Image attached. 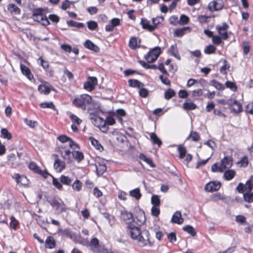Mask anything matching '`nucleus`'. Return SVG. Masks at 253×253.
<instances>
[{
    "instance_id": "obj_52",
    "label": "nucleus",
    "mask_w": 253,
    "mask_h": 253,
    "mask_svg": "<svg viewBox=\"0 0 253 253\" xmlns=\"http://www.w3.org/2000/svg\"><path fill=\"white\" fill-rule=\"evenodd\" d=\"M88 28L91 31H94L98 28L97 23L93 20H90L87 23Z\"/></svg>"
},
{
    "instance_id": "obj_61",
    "label": "nucleus",
    "mask_w": 253,
    "mask_h": 253,
    "mask_svg": "<svg viewBox=\"0 0 253 253\" xmlns=\"http://www.w3.org/2000/svg\"><path fill=\"white\" fill-rule=\"evenodd\" d=\"M189 137H190L192 138V140L193 141H198L200 139V136L199 134V133L196 131H191L190 132Z\"/></svg>"
},
{
    "instance_id": "obj_39",
    "label": "nucleus",
    "mask_w": 253,
    "mask_h": 253,
    "mask_svg": "<svg viewBox=\"0 0 253 253\" xmlns=\"http://www.w3.org/2000/svg\"><path fill=\"white\" fill-rule=\"evenodd\" d=\"M175 94L176 93L173 89L169 88L165 92L164 97L166 99L169 100L174 97Z\"/></svg>"
},
{
    "instance_id": "obj_10",
    "label": "nucleus",
    "mask_w": 253,
    "mask_h": 253,
    "mask_svg": "<svg viewBox=\"0 0 253 253\" xmlns=\"http://www.w3.org/2000/svg\"><path fill=\"white\" fill-rule=\"evenodd\" d=\"M221 187V183L219 181H213L207 183L204 189L207 192H213L218 191Z\"/></svg>"
},
{
    "instance_id": "obj_1",
    "label": "nucleus",
    "mask_w": 253,
    "mask_h": 253,
    "mask_svg": "<svg viewBox=\"0 0 253 253\" xmlns=\"http://www.w3.org/2000/svg\"><path fill=\"white\" fill-rule=\"evenodd\" d=\"M126 231L127 234L133 240H136L139 246L141 247L149 246L152 247L154 242H152L150 239V234L148 230H141L140 228L135 226L133 224L129 222L126 226Z\"/></svg>"
},
{
    "instance_id": "obj_14",
    "label": "nucleus",
    "mask_w": 253,
    "mask_h": 253,
    "mask_svg": "<svg viewBox=\"0 0 253 253\" xmlns=\"http://www.w3.org/2000/svg\"><path fill=\"white\" fill-rule=\"evenodd\" d=\"M20 70L22 74L25 76L29 80L31 81L34 79V76L32 74L30 69L26 65L21 63Z\"/></svg>"
},
{
    "instance_id": "obj_18",
    "label": "nucleus",
    "mask_w": 253,
    "mask_h": 253,
    "mask_svg": "<svg viewBox=\"0 0 253 253\" xmlns=\"http://www.w3.org/2000/svg\"><path fill=\"white\" fill-rule=\"evenodd\" d=\"M136 218L137 219L136 223L138 225H141L143 224L146 221L145 212L143 210H140L136 216Z\"/></svg>"
},
{
    "instance_id": "obj_46",
    "label": "nucleus",
    "mask_w": 253,
    "mask_h": 253,
    "mask_svg": "<svg viewBox=\"0 0 253 253\" xmlns=\"http://www.w3.org/2000/svg\"><path fill=\"white\" fill-rule=\"evenodd\" d=\"M52 184L59 190H62L63 186L61 181H59L57 178H55L53 176H52Z\"/></svg>"
},
{
    "instance_id": "obj_15",
    "label": "nucleus",
    "mask_w": 253,
    "mask_h": 253,
    "mask_svg": "<svg viewBox=\"0 0 253 253\" xmlns=\"http://www.w3.org/2000/svg\"><path fill=\"white\" fill-rule=\"evenodd\" d=\"M53 167L57 172H60L65 169L66 164L64 161L56 159L54 161Z\"/></svg>"
},
{
    "instance_id": "obj_12",
    "label": "nucleus",
    "mask_w": 253,
    "mask_h": 253,
    "mask_svg": "<svg viewBox=\"0 0 253 253\" xmlns=\"http://www.w3.org/2000/svg\"><path fill=\"white\" fill-rule=\"evenodd\" d=\"M168 53L170 55L174 57L177 60H181V57H180V55H179L177 45L176 43H175L174 44L171 45L170 46V47L169 49Z\"/></svg>"
},
{
    "instance_id": "obj_43",
    "label": "nucleus",
    "mask_w": 253,
    "mask_h": 253,
    "mask_svg": "<svg viewBox=\"0 0 253 253\" xmlns=\"http://www.w3.org/2000/svg\"><path fill=\"white\" fill-rule=\"evenodd\" d=\"M243 198L246 202L252 203L253 202V193L247 191V192L243 194Z\"/></svg>"
},
{
    "instance_id": "obj_28",
    "label": "nucleus",
    "mask_w": 253,
    "mask_h": 253,
    "mask_svg": "<svg viewBox=\"0 0 253 253\" xmlns=\"http://www.w3.org/2000/svg\"><path fill=\"white\" fill-rule=\"evenodd\" d=\"M7 9L11 13H14L15 14H19L21 13L20 9L13 3L9 4L7 6Z\"/></svg>"
},
{
    "instance_id": "obj_57",
    "label": "nucleus",
    "mask_w": 253,
    "mask_h": 253,
    "mask_svg": "<svg viewBox=\"0 0 253 253\" xmlns=\"http://www.w3.org/2000/svg\"><path fill=\"white\" fill-rule=\"evenodd\" d=\"M135 73L137 74L138 75H142V74L140 73L137 70H132L131 69H126V70H125L124 72V75L126 77H128V76L132 75Z\"/></svg>"
},
{
    "instance_id": "obj_37",
    "label": "nucleus",
    "mask_w": 253,
    "mask_h": 253,
    "mask_svg": "<svg viewBox=\"0 0 253 253\" xmlns=\"http://www.w3.org/2000/svg\"><path fill=\"white\" fill-rule=\"evenodd\" d=\"M177 150L179 153V157L180 159H183L186 155V149L182 145L178 146Z\"/></svg>"
},
{
    "instance_id": "obj_63",
    "label": "nucleus",
    "mask_w": 253,
    "mask_h": 253,
    "mask_svg": "<svg viewBox=\"0 0 253 253\" xmlns=\"http://www.w3.org/2000/svg\"><path fill=\"white\" fill-rule=\"evenodd\" d=\"M70 118L73 123H76L78 125H80L82 122V120L81 119L73 114L70 115Z\"/></svg>"
},
{
    "instance_id": "obj_21",
    "label": "nucleus",
    "mask_w": 253,
    "mask_h": 253,
    "mask_svg": "<svg viewBox=\"0 0 253 253\" xmlns=\"http://www.w3.org/2000/svg\"><path fill=\"white\" fill-rule=\"evenodd\" d=\"M138 157L140 160L146 162L151 168H154L156 167V165L153 163L152 160L151 158L146 157L143 153H140Z\"/></svg>"
},
{
    "instance_id": "obj_51",
    "label": "nucleus",
    "mask_w": 253,
    "mask_h": 253,
    "mask_svg": "<svg viewBox=\"0 0 253 253\" xmlns=\"http://www.w3.org/2000/svg\"><path fill=\"white\" fill-rule=\"evenodd\" d=\"M245 185L246 186L247 191L251 192L253 189V175H251L250 179L246 181Z\"/></svg>"
},
{
    "instance_id": "obj_50",
    "label": "nucleus",
    "mask_w": 253,
    "mask_h": 253,
    "mask_svg": "<svg viewBox=\"0 0 253 253\" xmlns=\"http://www.w3.org/2000/svg\"><path fill=\"white\" fill-rule=\"evenodd\" d=\"M225 84L227 88H230L233 91H236L237 89V86L234 82L227 81L225 82Z\"/></svg>"
},
{
    "instance_id": "obj_29",
    "label": "nucleus",
    "mask_w": 253,
    "mask_h": 253,
    "mask_svg": "<svg viewBox=\"0 0 253 253\" xmlns=\"http://www.w3.org/2000/svg\"><path fill=\"white\" fill-rule=\"evenodd\" d=\"M235 171L233 169H228L225 170L224 173V177L226 180H231L235 175Z\"/></svg>"
},
{
    "instance_id": "obj_11",
    "label": "nucleus",
    "mask_w": 253,
    "mask_h": 253,
    "mask_svg": "<svg viewBox=\"0 0 253 253\" xmlns=\"http://www.w3.org/2000/svg\"><path fill=\"white\" fill-rule=\"evenodd\" d=\"M171 222L177 224H181L184 221V219L182 217L181 213L180 211H176L172 215L171 218Z\"/></svg>"
},
{
    "instance_id": "obj_47",
    "label": "nucleus",
    "mask_w": 253,
    "mask_h": 253,
    "mask_svg": "<svg viewBox=\"0 0 253 253\" xmlns=\"http://www.w3.org/2000/svg\"><path fill=\"white\" fill-rule=\"evenodd\" d=\"M216 49L214 45L210 44L206 47L204 52L207 54H211L215 52Z\"/></svg>"
},
{
    "instance_id": "obj_40",
    "label": "nucleus",
    "mask_w": 253,
    "mask_h": 253,
    "mask_svg": "<svg viewBox=\"0 0 253 253\" xmlns=\"http://www.w3.org/2000/svg\"><path fill=\"white\" fill-rule=\"evenodd\" d=\"M28 168L37 174L41 169L34 162H31L29 164Z\"/></svg>"
},
{
    "instance_id": "obj_22",
    "label": "nucleus",
    "mask_w": 253,
    "mask_h": 253,
    "mask_svg": "<svg viewBox=\"0 0 253 253\" xmlns=\"http://www.w3.org/2000/svg\"><path fill=\"white\" fill-rule=\"evenodd\" d=\"M73 160L75 159L78 163L81 162L84 158V155L82 152L79 151H73L72 152Z\"/></svg>"
},
{
    "instance_id": "obj_42",
    "label": "nucleus",
    "mask_w": 253,
    "mask_h": 253,
    "mask_svg": "<svg viewBox=\"0 0 253 253\" xmlns=\"http://www.w3.org/2000/svg\"><path fill=\"white\" fill-rule=\"evenodd\" d=\"M229 68L230 64H229L228 62L226 60L223 59V65L220 68V73L223 75L227 74L226 71V70H228Z\"/></svg>"
},
{
    "instance_id": "obj_48",
    "label": "nucleus",
    "mask_w": 253,
    "mask_h": 253,
    "mask_svg": "<svg viewBox=\"0 0 253 253\" xmlns=\"http://www.w3.org/2000/svg\"><path fill=\"white\" fill-rule=\"evenodd\" d=\"M151 204L153 205V206L160 207L161 201L159 196L157 195H154L152 196Z\"/></svg>"
},
{
    "instance_id": "obj_53",
    "label": "nucleus",
    "mask_w": 253,
    "mask_h": 253,
    "mask_svg": "<svg viewBox=\"0 0 253 253\" xmlns=\"http://www.w3.org/2000/svg\"><path fill=\"white\" fill-rule=\"evenodd\" d=\"M189 20L190 19L188 16L185 14H182L180 17L179 24L181 25L187 24L189 23Z\"/></svg>"
},
{
    "instance_id": "obj_19",
    "label": "nucleus",
    "mask_w": 253,
    "mask_h": 253,
    "mask_svg": "<svg viewBox=\"0 0 253 253\" xmlns=\"http://www.w3.org/2000/svg\"><path fill=\"white\" fill-rule=\"evenodd\" d=\"M89 140H90L91 145L94 146L96 149L99 150L100 152H102L104 150L103 147L98 140L94 138L93 136H90L89 137Z\"/></svg>"
},
{
    "instance_id": "obj_54",
    "label": "nucleus",
    "mask_w": 253,
    "mask_h": 253,
    "mask_svg": "<svg viewBox=\"0 0 253 253\" xmlns=\"http://www.w3.org/2000/svg\"><path fill=\"white\" fill-rule=\"evenodd\" d=\"M238 164H241L240 167L246 168L249 164V161L248 157L244 156L242 159L237 163Z\"/></svg>"
},
{
    "instance_id": "obj_41",
    "label": "nucleus",
    "mask_w": 253,
    "mask_h": 253,
    "mask_svg": "<svg viewBox=\"0 0 253 253\" xmlns=\"http://www.w3.org/2000/svg\"><path fill=\"white\" fill-rule=\"evenodd\" d=\"M40 107L42 108H50L54 110H56L53 103L51 101L42 102L40 104Z\"/></svg>"
},
{
    "instance_id": "obj_26",
    "label": "nucleus",
    "mask_w": 253,
    "mask_h": 253,
    "mask_svg": "<svg viewBox=\"0 0 253 253\" xmlns=\"http://www.w3.org/2000/svg\"><path fill=\"white\" fill-rule=\"evenodd\" d=\"M182 107L185 110L190 111L196 109L197 106L192 102H185L183 104Z\"/></svg>"
},
{
    "instance_id": "obj_9",
    "label": "nucleus",
    "mask_w": 253,
    "mask_h": 253,
    "mask_svg": "<svg viewBox=\"0 0 253 253\" xmlns=\"http://www.w3.org/2000/svg\"><path fill=\"white\" fill-rule=\"evenodd\" d=\"M97 84V79L95 77H88L84 84V88L88 91H91L94 89Z\"/></svg>"
},
{
    "instance_id": "obj_4",
    "label": "nucleus",
    "mask_w": 253,
    "mask_h": 253,
    "mask_svg": "<svg viewBox=\"0 0 253 253\" xmlns=\"http://www.w3.org/2000/svg\"><path fill=\"white\" fill-rule=\"evenodd\" d=\"M11 177L15 180L17 184L20 186L24 187H29L30 186V181L25 175H20L19 173H15L11 175Z\"/></svg>"
},
{
    "instance_id": "obj_59",
    "label": "nucleus",
    "mask_w": 253,
    "mask_h": 253,
    "mask_svg": "<svg viewBox=\"0 0 253 253\" xmlns=\"http://www.w3.org/2000/svg\"><path fill=\"white\" fill-rule=\"evenodd\" d=\"M99 246V240L96 238H93L90 242H89V246L93 247L95 248H97Z\"/></svg>"
},
{
    "instance_id": "obj_30",
    "label": "nucleus",
    "mask_w": 253,
    "mask_h": 253,
    "mask_svg": "<svg viewBox=\"0 0 253 253\" xmlns=\"http://www.w3.org/2000/svg\"><path fill=\"white\" fill-rule=\"evenodd\" d=\"M129 195L137 200H139L142 196L140 189L138 188L130 190L129 191Z\"/></svg>"
},
{
    "instance_id": "obj_35",
    "label": "nucleus",
    "mask_w": 253,
    "mask_h": 253,
    "mask_svg": "<svg viewBox=\"0 0 253 253\" xmlns=\"http://www.w3.org/2000/svg\"><path fill=\"white\" fill-rule=\"evenodd\" d=\"M60 181L62 184L70 186L71 185L72 182L73 181L72 179L69 177V176H65L64 175H62L60 177Z\"/></svg>"
},
{
    "instance_id": "obj_5",
    "label": "nucleus",
    "mask_w": 253,
    "mask_h": 253,
    "mask_svg": "<svg viewBox=\"0 0 253 253\" xmlns=\"http://www.w3.org/2000/svg\"><path fill=\"white\" fill-rule=\"evenodd\" d=\"M152 20L153 25H151L149 21L146 18H141L140 24L142 28L146 29L149 32H153L157 29L158 25L161 23V21H158V22H155V19H152Z\"/></svg>"
},
{
    "instance_id": "obj_25",
    "label": "nucleus",
    "mask_w": 253,
    "mask_h": 253,
    "mask_svg": "<svg viewBox=\"0 0 253 253\" xmlns=\"http://www.w3.org/2000/svg\"><path fill=\"white\" fill-rule=\"evenodd\" d=\"M10 222L9 223V227L11 229L14 230H16L19 226V222L15 218L13 215L10 217Z\"/></svg>"
},
{
    "instance_id": "obj_49",
    "label": "nucleus",
    "mask_w": 253,
    "mask_h": 253,
    "mask_svg": "<svg viewBox=\"0 0 253 253\" xmlns=\"http://www.w3.org/2000/svg\"><path fill=\"white\" fill-rule=\"evenodd\" d=\"M1 134L3 137L8 140H10L12 138V136L11 133H10L8 130L5 128H3L1 129Z\"/></svg>"
},
{
    "instance_id": "obj_24",
    "label": "nucleus",
    "mask_w": 253,
    "mask_h": 253,
    "mask_svg": "<svg viewBox=\"0 0 253 253\" xmlns=\"http://www.w3.org/2000/svg\"><path fill=\"white\" fill-rule=\"evenodd\" d=\"M191 28L189 27H183L181 28H178L175 30L174 35L177 37H182L187 30L190 31Z\"/></svg>"
},
{
    "instance_id": "obj_38",
    "label": "nucleus",
    "mask_w": 253,
    "mask_h": 253,
    "mask_svg": "<svg viewBox=\"0 0 253 253\" xmlns=\"http://www.w3.org/2000/svg\"><path fill=\"white\" fill-rule=\"evenodd\" d=\"M121 215L122 219L125 221H127L130 219L132 220V214L130 212H128L126 211H122Z\"/></svg>"
},
{
    "instance_id": "obj_58",
    "label": "nucleus",
    "mask_w": 253,
    "mask_h": 253,
    "mask_svg": "<svg viewBox=\"0 0 253 253\" xmlns=\"http://www.w3.org/2000/svg\"><path fill=\"white\" fill-rule=\"evenodd\" d=\"M139 94L142 98H146L148 96L149 94V90L143 87H141L139 88Z\"/></svg>"
},
{
    "instance_id": "obj_60",
    "label": "nucleus",
    "mask_w": 253,
    "mask_h": 253,
    "mask_svg": "<svg viewBox=\"0 0 253 253\" xmlns=\"http://www.w3.org/2000/svg\"><path fill=\"white\" fill-rule=\"evenodd\" d=\"M160 213V207L152 206L151 208V214L153 216L157 217Z\"/></svg>"
},
{
    "instance_id": "obj_56",
    "label": "nucleus",
    "mask_w": 253,
    "mask_h": 253,
    "mask_svg": "<svg viewBox=\"0 0 253 253\" xmlns=\"http://www.w3.org/2000/svg\"><path fill=\"white\" fill-rule=\"evenodd\" d=\"M236 190L240 193H245V191H247L246 186L243 183L240 182L236 188Z\"/></svg>"
},
{
    "instance_id": "obj_6",
    "label": "nucleus",
    "mask_w": 253,
    "mask_h": 253,
    "mask_svg": "<svg viewBox=\"0 0 253 253\" xmlns=\"http://www.w3.org/2000/svg\"><path fill=\"white\" fill-rule=\"evenodd\" d=\"M34 17L40 16L41 17V24L43 26H47L50 24L47 17L43 13V9L42 8H35L33 9L32 15Z\"/></svg>"
},
{
    "instance_id": "obj_62",
    "label": "nucleus",
    "mask_w": 253,
    "mask_h": 253,
    "mask_svg": "<svg viewBox=\"0 0 253 253\" xmlns=\"http://www.w3.org/2000/svg\"><path fill=\"white\" fill-rule=\"evenodd\" d=\"M47 18L49 21L50 20L53 23H57L60 20V17L54 14H49Z\"/></svg>"
},
{
    "instance_id": "obj_7",
    "label": "nucleus",
    "mask_w": 253,
    "mask_h": 253,
    "mask_svg": "<svg viewBox=\"0 0 253 253\" xmlns=\"http://www.w3.org/2000/svg\"><path fill=\"white\" fill-rule=\"evenodd\" d=\"M48 202L51 207L55 208V210L59 211V213H63L67 210L65 203L62 201L61 203L59 202L55 198L48 200Z\"/></svg>"
},
{
    "instance_id": "obj_36",
    "label": "nucleus",
    "mask_w": 253,
    "mask_h": 253,
    "mask_svg": "<svg viewBox=\"0 0 253 253\" xmlns=\"http://www.w3.org/2000/svg\"><path fill=\"white\" fill-rule=\"evenodd\" d=\"M67 23L70 27H77L79 29L82 28L84 27V25L83 23L77 22L74 20H68L67 21Z\"/></svg>"
},
{
    "instance_id": "obj_3",
    "label": "nucleus",
    "mask_w": 253,
    "mask_h": 253,
    "mask_svg": "<svg viewBox=\"0 0 253 253\" xmlns=\"http://www.w3.org/2000/svg\"><path fill=\"white\" fill-rule=\"evenodd\" d=\"M218 102L222 105H228L229 108L235 113H240L243 111L241 104L236 99H230L226 101L225 100L222 99L218 100Z\"/></svg>"
},
{
    "instance_id": "obj_45",
    "label": "nucleus",
    "mask_w": 253,
    "mask_h": 253,
    "mask_svg": "<svg viewBox=\"0 0 253 253\" xmlns=\"http://www.w3.org/2000/svg\"><path fill=\"white\" fill-rule=\"evenodd\" d=\"M129 46L132 49H135L139 46L137 45V39L135 37H131L129 42Z\"/></svg>"
},
{
    "instance_id": "obj_2",
    "label": "nucleus",
    "mask_w": 253,
    "mask_h": 253,
    "mask_svg": "<svg viewBox=\"0 0 253 253\" xmlns=\"http://www.w3.org/2000/svg\"><path fill=\"white\" fill-rule=\"evenodd\" d=\"M162 53L161 48L157 46L150 49L147 54L144 55V58L147 63H153L158 59Z\"/></svg>"
},
{
    "instance_id": "obj_33",
    "label": "nucleus",
    "mask_w": 253,
    "mask_h": 253,
    "mask_svg": "<svg viewBox=\"0 0 253 253\" xmlns=\"http://www.w3.org/2000/svg\"><path fill=\"white\" fill-rule=\"evenodd\" d=\"M182 229L189 234L192 237H195L196 235V232L194 227L189 225H186L182 228Z\"/></svg>"
},
{
    "instance_id": "obj_23",
    "label": "nucleus",
    "mask_w": 253,
    "mask_h": 253,
    "mask_svg": "<svg viewBox=\"0 0 253 253\" xmlns=\"http://www.w3.org/2000/svg\"><path fill=\"white\" fill-rule=\"evenodd\" d=\"M46 248L50 249L54 248L56 246V242L52 236H48L45 241Z\"/></svg>"
},
{
    "instance_id": "obj_20",
    "label": "nucleus",
    "mask_w": 253,
    "mask_h": 253,
    "mask_svg": "<svg viewBox=\"0 0 253 253\" xmlns=\"http://www.w3.org/2000/svg\"><path fill=\"white\" fill-rule=\"evenodd\" d=\"M128 83L129 86L138 88H140L144 85L143 83L136 79H129Z\"/></svg>"
},
{
    "instance_id": "obj_34",
    "label": "nucleus",
    "mask_w": 253,
    "mask_h": 253,
    "mask_svg": "<svg viewBox=\"0 0 253 253\" xmlns=\"http://www.w3.org/2000/svg\"><path fill=\"white\" fill-rule=\"evenodd\" d=\"M80 97L82 99L84 105L86 106L87 104L88 105L91 104L92 98L90 95L87 94H83L81 95Z\"/></svg>"
},
{
    "instance_id": "obj_27",
    "label": "nucleus",
    "mask_w": 253,
    "mask_h": 253,
    "mask_svg": "<svg viewBox=\"0 0 253 253\" xmlns=\"http://www.w3.org/2000/svg\"><path fill=\"white\" fill-rule=\"evenodd\" d=\"M73 104L77 107L81 108L84 110L86 109V106L84 105L81 97L79 98H75L73 101Z\"/></svg>"
},
{
    "instance_id": "obj_13",
    "label": "nucleus",
    "mask_w": 253,
    "mask_h": 253,
    "mask_svg": "<svg viewBox=\"0 0 253 253\" xmlns=\"http://www.w3.org/2000/svg\"><path fill=\"white\" fill-rule=\"evenodd\" d=\"M84 46L96 53L99 52V47L89 40H86L84 43Z\"/></svg>"
},
{
    "instance_id": "obj_8",
    "label": "nucleus",
    "mask_w": 253,
    "mask_h": 253,
    "mask_svg": "<svg viewBox=\"0 0 253 253\" xmlns=\"http://www.w3.org/2000/svg\"><path fill=\"white\" fill-rule=\"evenodd\" d=\"M224 6V3L223 0H216L210 2L208 4V8L211 12H213L222 9Z\"/></svg>"
},
{
    "instance_id": "obj_16",
    "label": "nucleus",
    "mask_w": 253,
    "mask_h": 253,
    "mask_svg": "<svg viewBox=\"0 0 253 253\" xmlns=\"http://www.w3.org/2000/svg\"><path fill=\"white\" fill-rule=\"evenodd\" d=\"M221 165L224 168H230L233 165V158L231 156H225L221 160Z\"/></svg>"
},
{
    "instance_id": "obj_31",
    "label": "nucleus",
    "mask_w": 253,
    "mask_h": 253,
    "mask_svg": "<svg viewBox=\"0 0 253 253\" xmlns=\"http://www.w3.org/2000/svg\"><path fill=\"white\" fill-rule=\"evenodd\" d=\"M150 137L151 141L154 144H157L159 147L162 145V141L155 132H151L150 133Z\"/></svg>"
},
{
    "instance_id": "obj_55",
    "label": "nucleus",
    "mask_w": 253,
    "mask_h": 253,
    "mask_svg": "<svg viewBox=\"0 0 253 253\" xmlns=\"http://www.w3.org/2000/svg\"><path fill=\"white\" fill-rule=\"evenodd\" d=\"M215 28L218 31V34H220V31H227L229 28V25L226 23L223 22L222 26L216 25Z\"/></svg>"
},
{
    "instance_id": "obj_32",
    "label": "nucleus",
    "mask_w": 253,
    "mask_h": 253,
    "mask_svg": "<svg viewBox=\"0 0 253 253\" xmlns=\"http://www.w3.org/2000/svg\"><path fill=\"white\" fill-rule=\"evenodd\" d=\"M210 84L213 86L217 90H223L225 89V87L222 84L218 82L214 79H213L211 81Z\"/></svg>"
},
{
    "instance_id": "obj_64",
    "label": "nucleus",
    "mask_w": 253,
    "mask_h": 253,
    "mask_svg": "<svg viewBox=\"0 0 253 253\" xmlns=\"http://www.w3.org/2000/svg\"><path fill=\"white\" fill-rule=\"evenodd\" d=\"M236 221L241 224H244L246 222V218L242 215H238L236 216Z\"/></svg>"
},
{
    "instance_id": "obj_17",
    "label": "nucleus",
    "mask_w": 253,
    "mask_h": 253,
    "mask_svg": "<svg viewBox=\"0 0 253 253\" xmlns=\"http://www.w3.org/2000/svg\"><path fill=\"white\" fill-rule=\"evenodd\" d=\"M38 89L41 93L45 95H48L51 90H55V89L52 86H47L43 84H40Z\"/></svg>"
},
{
    "instance_id": "obj_44",
    "label": "nucleus",
    "mask_w": 253,
    "mask_h": 253,
    "mask_svg": "<svg viewBox=\"0 0 253 253\" xmlns=\"http://www.w3.org/2000/svg\"><path fill=\"white\" fill-rule=\"evenodd\" d=\"M72 188L78 192L81 191L82 187V183L80 180L76 179L73 184H71Z\"/></svg>"
}]
</instances>
